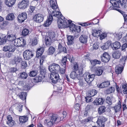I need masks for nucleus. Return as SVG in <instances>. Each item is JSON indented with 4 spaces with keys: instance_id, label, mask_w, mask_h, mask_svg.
Segmentation results:
<instances>
[{
    "instance_id": "f257e3e1",
    "label": "nucleus",
    "mask_w": 127,
    "mask_h": 127,
    "mask_svg": "<svg viewBox=\"0 0 127 127\" xmlns=\"http://www.w3.org/2000/svg\"><path fill=\"white\" fill-rule=\"evenodd\" d=\"M65 18L62 16V17L58 19L57 23L58 27L59 28H63L69 27L71 32H76V31L78 32L80 31L79 28V30L77 31L76 26L73 23L71 20H65Z\"/></svg>"
},
{
    "instance_id": "f03ea898",
    "label": "nucleus",
    "mask_w": 127,
    "mask_h": 127,
    "mask_svg": "<svg viewBox=\"0 0 127 127\" xmlns=\"http://www.w3.org/2000/svg\"><path fill=\"white\" fill-rule=\"evenodd\" d=\"M48 13H50L49 18L48 20L44 23L43 25L45 27L48 26L51 23L53 19V16H55L58 18V19L62 17V15L61 12L59 11H57L56 10L52 11V12L48 9Z\"/></svg>"
},
{
    "instance_id": "7ed1b4c3",
    "label": "nucleus",
    "mask_w": 127,
    "mask_h": 127,
    "mask_svg": "<svg viewBox=\"0 0 127 127\" xmlns=\"http://www.w3.org/2000/svg\"><path fill=\"white\" fill-rule=\"evenodd\" d=\"M57 39L55 33L54 32H50L49 34V36L45 38V44L47 46H49Z\"/></svg>"
},
{
    "instance_id": "20e7f679",
    "label": "nucleus",
    "mask_w": 127,
    "mask_h": 127,
    "mask_svg": "<svg viewBox=\"0 0 127 127\" xmlns=\"http://www.w3.org/2000/svg\"><path fill=\"white\" fill-rule=\"evenodd\" d=\"M58 44V50L59 52H63L65 53H67L66 48L65 47V44L64 41L62 39H60L57 41Z\"/></svg>"
},
{
    "instance_id": "39448f33",
    "label": "nucleus",
    "mask_w": 127,
    "mask_h": 127,
    "mask_svg": "<svg viewBox=\"0 0 127 127\" xmlns=\"http://www.w3.org/2000/svg\"><path fill=\"white\" fill-rule=\"evenodd\" d=\"M82 74V72L81 71L77 70L71 72L70 74V77L71 78L73 79L77 78L79 80L81 79V75Z\"/></svg>"
},
{
    "instance_id": "423d86ee",
    "label": "nucleus",
    "mask_w": 127,
    "mask_h": 127,
    "mask_svg": "<svg viewBox=\"0 0 127 127\" xmlns=\"http://www.w3.org/2000/svg\"><path fill=\"white\" fill-rule=\"evenodd\" d=\"M60 68L59 65L55 63H53L49 66L48 69L51 73H52L58 72Z\"/></svg>"
},
{
    "instance_id": "0eeeda50",
    "label": "nucleus",
    "mask_w": 127,
    "mask_h": 127,
    "mask_svg": "<svg viewBox=\"0 0 127 127\" xmlns=\"http://www.w3.org/2000/svg\"><path fill=\"white\" fill-rule=\"evenodd\" d=\"M59 74L58 72L51 73L50 74V78L51 82L53 83H56L58 82H60L61 80L59 78Z\"/></svg>"
},
{
    "instance_id": "6e6552de",
    "label": "nucleus",
    "mask_w": 127,
    "mask_h": 127,
    "mask_svg": "<svg viewBox=\"0 0 127 127\" xmlns=\"http://www.w3.org/2000/svg\"><path fill=\"white\" fill-rule=\"evenodd\" d=\"M84 77L86 81L88 83H90L94 80L95 75H90L89 73H87L84 74Z\"/></svg>"
},
{
    "instance_id": "1a4fd4ad",
    "label": "nucleus",
    "mask_w": 127,
    "mask_h": 127,
    "mask_svg": "<svg viewBox=\"0 0 127 127\" xmlns=\"http://www.w3.org/2000/svg\"><path fill=\"white\" fill-rule=\"evenodd\" d=\"M32 52L29 50H27L23 53V56L25 60H28L30 59L33 56Z\"/></svg>"
},
{
    "instance_id": "9d476101",
    "label": "nucleus",
    "mask_w": 127,
    "mask_h": 127,
    "mask_svg": "<svg viewBox=\"0 0 127 127\" xmlns=\"http://www.w3.org/2000/svg\"><path fill=\"white\" fill-rule=\"evenodd\" d=\"M49 117H50L48 118L54 123L56 121H57L58 122H60L62 118V117H58L57 115L52 113H51L49 114Z\"/></svg>"
},
{
    "instance_id": "9b49d317",
    "label": "nucleus",
    "mask_w": 127,
    "mask_h": 127,
    "mask_svg": "<svg viewBox=\"0 0 127 127\" xmlns=\"http://www.w3.org/2000/svg\"><path fill=\"white\" fill-rule=\"evenodd\" d=\"M101 61L104 63H107L109 62L110 59V56L107 52H105L101 56Z\"/></svg>"
},
{
    "instance_id": "f8f14e48",
    "label": "nucleus",
    "mask_w": 127,
    "mask_h": 127,
    "mask_svg": "<svg viewBox=\"0 0 127 127\" xmlns=\"http://www.w3.org/2000/svg\"><path fill=\"white\" fill-rule=\"evenodd\" d=\"M18 22L21 23L27 19V15L25 12H23L20 14L18 16Z\"/></svg>"
},
{
    "instance_id": "ddd939ff",
    "label": "nucleus",
    "mask_w": 127,
    "mask_h": 127,
    "mask_svg": "<svg viewBox=\"0 0 127 127\" xmlns=\"http://www.w3.org/2000/svg\"><path fill=\"white\" fill-rule=\"evenodd\" d=\"M29 4L28 0H23L19 2L18 6L20 8L24 9L27 8L29 5Z\"/></svg>"
},
{
    "instance_id": "4468645a",
    "label": "nucleus",
    "mask_w": 127,
    "mask_h": 127,
    "mask_svg": "<svg viewBox=\"0 0 127 127\" xmlns=\"http://www.w3.org/2000/svg\"><path fill=\"white\" fill-rule=\"evenodd\" d=\"M8 41H12L16 38L14 34H13L11 31H9L7 32V34L6 36Z\"/></svg>"
},
{
    "instance_id": "2eb2a0df",
    "label": "nucleus",
    "mask_w": 127,
    "mask_h": 127,
    "mask_svg": "<svg viewBox=\"0 0 127 127\" xmlns=\"http://www.w3.org/2000/svg\"><path fill=\"white\" fill-rule=\"evenodd\" d=\"M43 16L40 14H38L35 15L33 17V20L37 22L40 23L42 22L43 20Z\"/></svg>"
},
{
    "instance_id": "dca6fc26",
    "label": "nucleus",
    "mask_w": 127,
    "mask_h": 127,
    "mask_svg": "<svg viewBox=\"0 0 127 127\" xmlns=\"http://www.w3.org/2000/svg\"><path fill=\"white\" fill-rule=\"evenodd\" d=\"M110 2L112 4V6H110V8L112 10H117V7H119V4L116 0H110Z\"/></svg>"
},
{
    "instance_id": "f3484780",
    "label": "nucleus",
    "mask_w": 127,
    "mask_h": 127,
    "mask_svg": "<svg viewBox=\"0 0 127 127\" xmlns=\"http://www.w3.org/2000/svg\"><path fill=\"white\" fill-rule=\"evenodd\" d=\"M105 101V99L102 98H96L93 102L95 105H97L102 104Z\"/></svg>"
},
{
    "instance_id": "a211bd4d",
    "label": "nucleus",
    "mask_w": 127,
    "mask_h": 127,
    "mask_svg": "<svg viewBox=\"0 0 127 127\" xmlns=\"http://www.w3.org/2000/svg\"><path fill=\"white\" fill-rule=\"evenodd\" d=\"M111 46L113 50L118 49L121 47L120 43L117 41H116L113 43H111Z\"/></svg>"
},
{
    "instance_id": "6ab92c4d",
    "label": "nucleus",
    "mask_w": 127,
    "mask_h": 127,
    "mask_svg": "<svg viewBox=\"0 0 127 127\" xmlns=\"http://www.w3.org/2000/svg\"><path fill=\"white\" fill-rule=\"evenodd\" d=\"M95 74L96 75L100 76L102 75L103 72V68L101 67L95 68Z\"/></svg>"
},
{
    "instance_id": "aec40b11",
    "label": "nucleus",
    "mask_w": 127,
    "mask_h": 127,
    "mask_svg": "<svg viewBox=\"0 0 127 127\" xmlns=\"http://www.w3.org/2000/svg\"><path fill=\"white\" fill-rule=\"evenodd\" d=\"M15 0H5L6 5L9 7H11L13 6L15 4Z\"/></svg>"
},
{
    "instance_id": "412c9836",
    "label": "nucleus",
    "mask_w": 127,
    "mask_h": 127,
    "mask_svg": "<svg viewBox=\"0 0 127 127\" xmlns=\"http://www.w3.org/2000/svg\"><path fill=\"white\" fill-rule=\"evenodd\" d=\"M45 125L48 127H51L53 125L54 123L48 118L45 119L44 122Z\"/></svg>"
},
{
    "instance_id": "4be33fe9",
    "label": "nucleus",
    "mask_w": 127,
    "mask_h": 127,
    "mask_svg": "<svg viewBox=\"0 0 127 127\" xmlns=\"http://www.w3.org/2000/svg\"><path fill=\"white\" fill-rule=\"evenodd\" d=\"M55 0V1L53 0H51L50 1V7L54 10L56 9L57 7H58L57 5V0Z\"/></svg>"
},
{
    "instance_id": "5701e85b",
    "label": "nucleus",
    "mask_w": 127,
    "mask_h": 127,
    "mask_svg": "<svg viewBox=\"0 0 127 127\" xmlns=\"http://www.w3.org/2000/svg\"><path fill=\"white\" fill-rule=\"evenodd\" d=\"M88 36L85 35H82L80 36L79 40L82 43H86L87 41Z\"/></svg>"
},
{
    "instance_id": "b1692460",
    "label": "nucleus",
    "mask_w": 127,
    "mask_h": 127,
    "mask_svg": "<svg viewBox=\"0 0 127 127\" xmlns=\"http://www.w3.org/2000/svg\"><path fill=\"white\" fill-rule=\"evenodd\" d=\"M19 97L22 100H25V102H26V99L27 96V93L24 92H22L18 95Z\"/></svg>"
},
{
    "instance_id": "393cba45",
    "label": "nucleus",
    "mask_w": 127,
    "mask_h": 127,
    "mask_svg": "<svg viewBox=\"0 0 127 127\" xmlns=\"http://www.w3.org/2000/svg\"><path fill=\"white\" fill-rule=\"evenodd\" d=\"M22 61V59L19 57H17V58L15 57L13 60L12 61V63L13 64H17Z\"/></svg>"
},
{
    "instance_id": "a878e982",
    "label": "nucleus",
    "mask_w": 127,
    "mask_h": 127,
    "mask_svg": "<svg viewBox=\"0 0 127 127\" xmlns=\"http://www.w3.org/2000/svg\"><path fill=\"white\" fill-rule=\"evenodd\" d=\"M118 2L119 4V5H121V7L123 8H126L127 6V5L126 4V1L125 0H118ZM119 7L120 6H119Z\"/></svg>"
},
{
    "instance_id": "bb28decb",
    "label": "nucleus",
    "mask_w": 127,
    "mask_h": 127,
    "mask_svg": "<svg viewBox=\"0 0 127 127\" xmlns=\"http://www.w3.org/2000/svg\"><path fill=\"white\" fill-rule=\"evenodd\" d=\"M111 45V43L109 41H108L104 43L102 46H101V47L102 49L105 50L108 49L109 47Z\"/></svg>"
},
{
    "instance_id": "cd10ccee",
    "label": "nucleus",
    "mask_w": 127,
    "mask_h": 127,
    "mask_svg": "<svg viewBox=\"0 0 127 127\" xmlns=\"http://www.w3.org/2000/svg\"><path fill=\"white\" fill-rule=\"evenodd\" d=\"M121 55V52L118 51H115L112 54L113 57L115 59L119 58Z\"/></svg>"
},
{
    "instance_id": "c85d7f7f",
    "label": "nucleus",
    "mask_w": 127,
    "mask_h": 127,
    "mask_svg": "<svg viewBox=\"0 0 127 127\" xmlns=\"http://www.w3.org/2000/svg\"><path fill=\"white\" fill-rule=\"evenodd\" d=\"M74 37L72 36L69 35L67 37L68 40L67 44L68 45L72 44L74 43Z\"/></svg>"
},
{
    "instance_id": "c756f323",
    "label": "nucleus",
    "mask_w": 127,
    "mask_h": 127,
    "mask_svg": "<svg viewBox=\"0 0 127 127\" xmlns=\"http://www.w3.org/2000/svg\"><path fill=\"white\" fill-rule=\"evenodd\" d=\"M45 76L40 74L38 77H36L34 79V82H40L42 81L43 79L45 77Z\"/></svg>"
},
{
    "instance_id": "7c9ffc66",
    "label": "nucleus",
    "mask_w": 127,
    "mask_h": 127,
    "mask_svg": "<svg viewBox=\"0 0 127 127\" xmlns=\"http://www.w3.org/2000/svg\"><path fill=\"white\" fill-rule=\"evenodd\" d=\"M15 16L13 13H10L7 15L6 19L9 21L13 20L15 18Z\"/></svg>"
},
{
    "instance_id": "2f4dec72",
    "label": "nucleus",
    "mask_w": 127,
    "mask_h": 127,
    "mask_svg": "<svg viewBox=\"0 0 127 127\" xmlns=\"http://www.w3.org/2000/svg\"><path fill=\"white\" fill-rule=\"evenodd\" d=\"M7 41H8L6 36L3 37H0V45L5 44L6 43Z\"/></svg>"
},
{
    "instance_id": "473e14b6",
    "label": "nucleus",
    "mask_w": 127,
    "mask_h": 127,
    "mask_svg": "<svg viewBox=\"0 0 127 127\" xmlns=\"http://www.w3.org/2000/svg\"><path fill=\"white\" fill-rule=\"evenodd\" d=\"M123 67L116 66L115 67V72L116 73L118 74L121 73L123 70Z\"/></svg>"
},
{
    "instance_id": "72a5a7b5",
    "label": "nucleus",
    "mask_w": 127,
    "mask_h": 127,
    "mask_svg": "<svg viewBox=\"0 0 127 127\" xmlns=\"http://www.w3.org/2000/svg\"><path fill=\"white\" fill-rule=\"evenodd\" d=\"M90 62L92 66H94L96 64H100L101 63V62L100 61L96 59L91 60Z\"/></svg>"
},
{
    "instance_id": "f704fd0d",
    "label": "nucleus",
    "mask_w": 127,
    "mask_h": 127,
    "mask_svg": "<svg viewBox=\"0 0 127 127\" xmlns=\"http://www.w3.org/2000/svg\"><path fill=\"white\" fill-rule=\"evenodd\" d=\"M101 31L100 30H94L92 32V35L96 37H98L100 34Z\"/></svg>"
},
{
    "instance_id": "c9c22d12",
    "label": "nucleus",
    "mask_w": 127,
    "mask_h": 127,
    "mask_svg": "<svg viewBox=\"0 0 127 127\" xmlns=\"http://www.w3.org/2000/svg\"><path fill=\"white\" fill-rule=\"evenodd\" d=\"M106 107L103 106H100L98 108V113L99 114H102L105 111Z\"/></svg>"
},
{
    "instance_id": "e433bc0d",
    "label": "nucleus",
    "mask_w": 127,
    "mask_h": 127,
    "mask_svg": "<svg viewBox=\"0 0 127 127\" xmlns=\"http://www.w3.org/2000/svg\"><path fill=\"white\" fill-rule=\"evenodd\" d=\"M121 103L119 101L118 103V104L114 107V110L116 113L121 108Z\"/></svg>"
},
{
    "instance_id": "4c0bfd02",
    "label": "nucleus",
    "mask_w": 127,
    "mask_h": 127,
    "mask_svg": "<svg viewBox=\"0 0 127 127\" xmlns=\"http://www.w3.org/2000/svg\"><path fill=\"white\" fill-rule=\"evenodd\" d=\"M19 120L21 123H25L28 120V118L27 116H20L19 117Z\"/></svg>"
},
{
    "instance_id": "58836bf2",
    "label": "nucleus",
    "mask_w": 127,
    "mask_h": 127,
    "mask_svg": "<svg viewBox=\"0 0 127 127\" xmlns=\"http://www.w3.org/2000/svg\"><path fill=\"white\" fill-rule=\"evenodd\" d=\"M55 51V48L53 46H51L48 50V54L49 55H52L53 54Z\"/></svg>"
},
{
    "instance_id": "ea45409f",
    "label": "nucleus",
    "mask_w": 127,
    "mask_h": 127,
    "mask_svg": "<svg viewBox=\"0 0 127 127\" xmlns=\"http://www.w3.org/2000/svg\"><path fill=\"white\" fill-rule=\"evenodd\" d=\"M14 46L17 47L20 46V39H15L14 40Z\"/></svg>"
},
{
    "instance_id": "a19ab883",
    "label": "nucleus",
    "mask_w": 127,
    "mask_h": 127,
    "mask_svg": "<svg viewBox=\"0 0 127 127\" xmlns=\"http://www.w3.org/2000/svg\"><path fill=\"white\" fill-rule=\"evenodd\" d=\"M19 75H20V78L23 79H26L28 77L27 74L25 72L20 73Z\"/></svg>"
},
{
    "instance_id": "79ce46f5",
    "label": "nucleus",
    "mask_w": 127,
    "mask_h": 127,
    "mask_svg": "<svg viewBox=\"0 0 127 127\" xmlns=\"http://www.w3.org/2000/svg\"><path fill=\"white\" fill-rule=\"evenodd\" d=\"M67 61V57H64L63 58V59L61 61V64L63 67L65 68L66 67V64Z\"/></svg>"
},
{
    "instance_id": "37998d69",
    "label": "nucleus",
    "mask_w": 127,
    "mask_h": 127,
    "mask_svg": "<svg viewBox=\"0 0 127 127\" xmlns=\"http://www.w3.org/2000/svg\"><path fill=\"white\" fill-rule=\"evenodd\" d=\"M73 70L74 71H76L77 70L81 71L82 72V69H79L78 65L77 63L74 62L73 63Z\"/></svg>"
},
{
    "instance_id": "c03bdc74",
    "label": "nucleus",
    "mask_w": 127,
    "mask_h": 127,
    "mask_svg": "<svg viewBox=\"0 0 127 127\" xmlns=\"http://www.w3.org/2000/svg\"><path fill=\"white\" fill-rule=\"evenodd\" d=\"M46 56L45 55H42L39 57L40 62V65L42 66L43 65L44 61L45 60Z\"/></svg>"
},
{
    "instance_id": "a18cd8bd",
    "label": "nucleus",
    "mask_w": 127,
    "mask_h": 127,
    "mask_svg": "<svg viewBox=\"0 0 127 127\" xmlns=\"http://www.w3.org/2000/svg\"><path fill=\"white\" fill-rule=\"evenodd\" d=\"M97 91L95 89H93L89 93V96L92 97L95 95L97 93Z\"/></svg>"
},
{
    "instance_id": "49530a36",
    "label": "nucleus",
    "mask_w": 127,
    "mask_h": 127,
    "mask_svg": "<svg viewBox=\"0 0 127 127\" xmlns=\"http://www.w3.org/2000/svg\"><path fill=\"white\" fill-rule=\"evenodd\" d=\"M44 51L42 48H39L38 49L36 52V56L39 57L40 56H42Z\"/></svg>"
},
{
    "instance_id": "de8ad7c7",
    "label": "nucleus",
    "mask_w": 127,
    "mask_h": 127,
    "mask_svg": "<svg viewBox=\"0 0 127 127\" xmlns=\"http://www.w3.org/2000/svg\"><path fill=\"white\" fill-rule=\"evenodd\" d=\"M42 66H39L40 69V74L44 76H45V74L46 72V69L45 67H41Z\"/></svg>"
},
{
    "instance_id": "09e8293b",
    "label": "nucleus",
    "mask_w": 127,
    "mask_h": 127,
    "mask_svg": "<svg viewBox=\"0 0 127 127\" xmlns=\"http://www.w3.org/2000/svg\"><path fill=\"white\" fill-rule=\"evenodd\" d=\"M122 88L124 89L123 90V93L124 94H126L125 96L126 98H127V85H123L122 86Z\"/></svg>"
},
{
    "instance_id": "8fccbe9b",
    "label": "nucleus",
    "mask_w": 127,
    "mask_h": 127,
    "mask_svg": "<svg viewBox=\"0 0 127 127\" xmlns=\"http://www.w3.org/2000/svg\"><path fill=\"white\" fill-rule=\"evenodd\" d=\"M29 32L28 29H25L23 30L22 35L23 36H25L28 34Z\"/></svg>"
},
{
    "instance_id": "3c124183",
    "label": "nucleus",
    "mask_w": 127,
    "mask_h": 127,
    "mask_svg": "<svg viewBox=\"0 0 127 127\" xmlns=\"http://www.w3.org/2000/svg\"><path fill=\"white\" fill-rule=\"evenodd\" d=\"M99 119H98V120L96 122L97 126L98 127H104L105 126V123L99 121Z\"/></svg>"
},
{
    "instance_id": "603ef678",
    "label": "nucleus",
    "mask_w": 127,
    "mask_h": 127,
    "mask_svg": "<svg viewBox=\"0 0 127 127\" xmlns=\"http://www.w3.org/2000/svg\"><path fill=\"white\" fill-rule=\"evenodd\" d=\"M115 91V88L114 87H111L109 89L106 90V93L109 94L114 92Z\"/></svg>"
},
{
    "instance_id": "864d4df0",
    "label": "nucleus",
    "mask_w": 127,
    "mask_h": 127,
    "mask_svg": "<svg viewBox=\"0 0 127 127\" xmlns=\"http://www.w3.org/2000/svg\"><path fill=\"white\" fill-rule=\"evenodd\" d=\"M15 105L17 106L16 108V109L20 113L21 112L22 110V105L21 104H16Z\"/></svg>"
},
{
    "instance_id": "5fc2aeb1",
    "label": "nucleus",
    "mask_w": 127,
    "mask_h": 127,
    "mask_svg": "<svg viewBox=\"0 0 127 127\" xmlns=\"http://www.w3.org/2000/svg\"><path fill=\"white\" fill-rule=\"evenodd\" d=\"M15 48L14 46L13 45H10L8 47V51L9 52H13L15 50Z\"/></svg>"
},
{
    "instance_id": "6e6d98bb",
    "label": "nucleus",
    "mask_w": 127,
    "mask_h": 127,
    "mask_svg": "<svg viewBox=\"0 0 127 127\" xmlns=\"http://www.w3.org/2000/svg\"><path fill=\"white\" fill-rule=\"evenodd\" d=\"M27 66V62L25 61H23L21 62V67L23 69H25Z\"/></svg>"
},
{
    "instance_id": "4d7b16f0",
    "label": "nucleus",
    "mask_w": 127,
    "mask_h": 127,
    "mask_svg": "<svg viewBox=\"0 0 127 127\" xmlns=\"http://www.w3.org/2000/svg\"><path fill=\"white\" fill-rule=\"evenodd\" d=\"M105 101L107 103H108L109 105H111L112 104V101L110 97L108 96L106 99Z\"/></svg>"
},
{
    "instance_id": "13d9d810",
    "label": "nucleus",
    "mask_w": 127,
    "mask_h": 127,
    "mask_svg": "<svg viewBox=\"0 0 127 127\" xmlns=\"http://www.w3.org/2000/svg\"><path fill=\"white\" fill-rule=\"evenodd\" d=\"M37 74L36 71L33 70L29 73V75L31 77H34L36 76Z\"/></svg>"
},
{
    "instance_id": "bf43d9fd",
    "label": "nucleus",
    "mask_w": 127,
    "mask_h": 127,
    "mask_svg": "<svg viewBox=\"0 0 127 127\" xmlns=\"http://www.w3.org/2000/svg\"><path fill=\"white\" fill-rule=\"evenodd\" d=\"M35 8V6H30L28 12V14H31L33 12Z\"/></svg>"
},
{
    "instance_id": "052dcab7",
    "label": "nucleus",
    "mask_w": 127,
    "mask_h": 127,
    "mask_svg": "<svg viewBox=\"0 0 127 127\" xmlns=\"http://www.w3.org/2000/svg\"><path fill=\"white\" fill-rule=\"evenodd\" d=\"M93 118L91 117H88L87 118L84 119L83 120V122L85 123L87 122H90L92 121Z\"/></svg>"
},
{
    "instance_id": "680f3d73",
    "label": "nucleus",
    "mask_w": 127,
    "mask_h": 127,
    "mask_svg": "<svg viewBox=\"0 0 127 127\" xmlns=\"http://www.w3.org/2000/svg\"><path fill=\"white\" fill-rule=\"evenodd\" d=\"M127 57L126 56H123L122 58L120 59V62L122 63L123 64H125L126 61L127 60Z\"/></svg>"
},
{
    "instance_id": "e2e57ef3",
    "label": "nucleus",
    "mask_w": 127,
    "mask_h": 127,
    "mask_svg": "<svg viewBox=\"0 0 127 127\" xmlns=\"http://www.w3.org/2000/svg\"><path fill=\"white\" fill-rule=\"evenodd\" d=\"M7 22L6 21H4L3 23L0 25V27L2 29H3L6 27Z\"/></svg>"
},
{
    "instance_id": "0e129e2a",
    "label": "nucleus",
    "mask_w": 127,
    "mask_h": 127,
    "mask_svg": "<svg viewBox=\"0 0 127 127\" xmlns=\"http://www.w3.org/2000/svg\"><path fill=\"white\" fill-rule=\"evenodd\" d=\"M86 99V101L87 102H92V99L91 98V97L89 96H87L85 97Z\"/></svg>"
},
{
    "instance_id": "69168bd1",
    "label": "nucleus",
    "mask_w": 127,
    "mask_h": 127,
    "mask_svg": "<svg viewBox=\"0 0 127 127\" xmlns=\"http://www.w3.org/2000/svg\"><path fill=\"white\" fill-rule=\"evenodd\" d=\"M26 41L24 39L21 38L20 39V46H23L26 45Z\"/></svg>"
},
{
    "instance_id": "338daca9",
    "label": "nucleus",
    "mask_w": 127,
    "mask_h": 127,
    "mask_svg": "<svg viewBox=\"0 0 127 127\" xmlns=\"http://www.w3.org/2000/svg\"><path fill=\"white\" fill-rule=\"evenodd\" d=\"M15 123L14 121L13 120L9 121H7V123L8 125L10 127H12L14 125Z\"/></svg>"
},
{
    "instance_id": "774afa93",
    "label": "nucleus",
    "mask_w": 127,
    "mask_h": 127,
    "mask_svg": "<svg viewBox=\"0 0 127 127\" xmlns=\"http://www.w3.org/2000/svg\"><path fill=\"white\" fill-rule=\"evenodd\" d=\"M127 48V44L125 43L124 44L122 47V51H125Z\"/></svg>"
}]
</instances>
